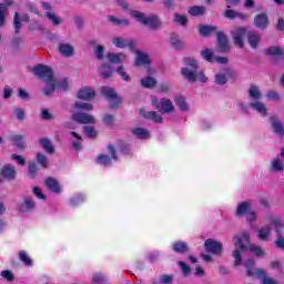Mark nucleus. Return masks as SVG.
I'll return each instance as SVG.
<instances>
[{
	"label": "nucleus",
	"instance_id": "nucleus-1",
	"mask_svg": "<svg viewBox=\"0 0 284 284\" xmlns=\"http://www.w3.org/2000/svg\"><path fill=\"white\" fill-rule=\"evenodd\" d=\"M250 233L243 232L241 235H233V245L235 250L232 253L234 258V266L241 267L244 266L245 276L250 278H260L262 284H278L274 278L270 277L264 270L256 267V262L252 258H248L243 262V252H251L254 256H263L265 251L254 243H250Z\"/></svg>",
	"mask_w": 284,
	"mask_h": 284
},
{
	"label": "nucleus",
	"instance_id": "nucleus-2",
	"mask_svg": "<svg viewBox=\"0 0 284 284\" xmlns=\"http://www.w3.org/2000/svg\"><path fill=\"white\" fill-rule=\"evenodd\" d=\"M36 77L42 79L45 83L44 94L48 97L54 92V75H52V69L48 65L39 64L33 70Z\"/></svg>",
	"mask_w": 284,
	"mask_h": 284
},
{
	"label": "nucleus",
	"instance_id": "nucleus-3",
	"mask_svg": "<svg viewBox=\"0 0 284 284\" xmlns=\"http://www.w3.org/2000/svg\"><path fill=\"white\" fill-rule=\"evenodd\" d=\"M199 71V61L194 58H186L184 60V67L181 69V74L190 81V83L196 82V72Z\"/></svg>",
	"mask_w": 284,
	"mask_h": 284
},
{
	"label": "nucleus",
	"instance_id": "nucleus-4",
	"mask_svg": "<svg viewBox=\"0 0 284 284\" xmlns=\"http://www.w3.org/2000/svg\"><path fill=\"white\" fill-rule=\"evenodd\" d=\"M131 17L142 23L143 26H149L152 30H156L161 28V19L156 16H149L146 17L143 12L133 10L130 12Z\"/></svg>",
	"mask_w": 284,
	"mask_h": 284
},
{
	"label": "nucleus",
	"instance_id": "nucleus-5",
	"mask_svg": "<svg viewBox=\"0 0 284 284\" xmlns=\"http://www.w3.org/2000/svg\"><path fill=\"white\" fill-rule=\"evenodd\" d=\"M151 104L155 110L163 112L164 114H174L176 112V108L174 106V102L169 98L159 99L156 97L151 98Z\"/></svg>",
	"mask_w": 284,
	"mask_h": 284
},
{
	"label": "nucleus",
	"instance_id": "nucleus-6",
	"mask_svg": "<svg viewBox=\"0 0 284 284\" xmlns=\"http://www.w3.org/2000/svg\"><path fill=\"white\" fill-rule=\"evenodd\" d=\"M247 34V30L243 27H237L231 31V36L233 39V43L237 48H243L245 45V36Z\"/></svg>",
	"mask_w": 284,
	"mask_h": 284
},
{
	"label": "nucleus",
	"instance_id": "nucleus-7",
	"mask_svg": "<svg viewBox=\"0 0 284 284\" xmlns=\"http://www.w3.org/2000/svg\"><path fill=\"white\" fill-rule=\"evenodd\" d=\"M201 57L209 63H220L222 65H225L229 61L226 57H214V52L211 49L202 50Z\"/></svg>",
	"mask_w": 284,
	"mask_h": 284
},
{
	"label": "nucleus",
	"instance_id": "nucleus-8",
	"mask_svg": "<svg viewBox=\"0 0 284 284\" xmlns=\"http://www.w3.org/2000/svg\"><path fill=\"white\" fill-rule=\"evenodd\" d=\"M102 94L109 99L110 108H116L118 105H121V98H119L112 87H103Z\"/></svg>",
	"mask_w": 284,
	"mask_h": 284
},
{
	"label": "nucleus",
	"instance_id": "nucleus-9",
	"mask_svg": "<svg viewBox=\"0 0 284 284\" xmlns=\"http://www.w3.org/2000/svg\"><path fill=\"white\" fill-rule=\"evenodd\" d=\"M216 37H217L216 45H217L219 52H227L231 48L230 39H227V36H225V33L222 31H217Z\"/></svg>",
	"mask_w": 284,
	"mask_h": 284
},
{
	"label": "nucleus",
	"instance_id": "nucleus-10",
	"mask_svg": "<svg viewBox=\"0 0 284 284\" xmlns=\"http://www.w3.org/2000/svg\"><path fill=\"white\" fill-rule=\"evenodd\" d=\"M106 60L109 61V63L120 65L121 63H126L128 54H125L124 52H109L106 53Z\"/></svg>",
	"mask_w": 284,
	"mask_h": 284
},
{
	"label": "nucleus",
	"instance_id": "nucleus-11",
	"mask_svg": "<svg viewBox=\"0 0 284 284\" xmlns=\"http://www.w3.org/2000/svg\"><path fill=\"white\" fill-rule=\"evenodd\" d=\"M111 42L114 48H119L120 50H125V48H134L133 41H128V39L119 36L113 37Z\"/></svg>",
	"mask_w": 284,
	"mask_h": 284
},
{
	"label": "nucleus",
	"instance_id": "nucleus-12",
	"mask_svg": "<svg viewBox=\"0 0 284 284\" xmlns=\"http://www.w3.org/2000/svg\"><path fill=\"white\" fill-rule=\"evenodd\" d=\"M77 97L81 99L82 101H92L94 97H97V92H94V89L90 87H82L78 93Z\"/></svg>",
	"mask_w": 284,
	"mask_h": 284
},
{
	"label": "nucleus",
	"instance_id": "nucleus-13",
	"mask_svg": "<svg viewBox=\"0 0 284 284\" xmlns=\"http://www.w3.org/2000/svg\"><path fill=\"white\" fill-rule=\"evenodd\" d=\"M205 248L211 254H221L223 252V244L221 242L209 239L205 241Z\"/></svg>",
	"mask_w": 284,
	"mask_h": 284
},
{
	"label": "nucleus",
	"instance_id": "nucleus-14",
	"mask_svg": "<svg viewBox=\"0 0 284 284\" xmlns=\"http://www.w3.org/2000/svg\"><path fill=\"white\" fill-rule=\"evenodd\" d=\"M16 178H17V169H14V166L12 165H6L1 170L0 183H3V179H7L8 181H12Z\"/></svg>",
	"mask_w": 284,
	"mask_h": 284
},
{
	"label": "nucleus",
	"instance_id": "nucleus-15",
	"mask_svg": "<svg viewBox=\"0 0 284 284\" xmlns=\"http://www.w3.org/2000/svg\"><path fill=\"white\" fill-rule=\"evenodd\" d=\"M173 101L180 112H190V103H187V99H185V97L178 94L174 97Z\"/></svg>",
	"mask_w": 284,
	"mask_h": 284
},
{
	"label": "nucleus",
	"instance_id": "nucleus-16",
	"mask_svg": "<svg viewBox=\"0 0 284 284\" xmlns=\"http://www.w3.org/2000/svg\"><path fill=\"white\" fill-rule=\"evenodd\" d=\"M270 26V18H267L266 13H260L254 18V27L258 28L260 30L267 29Z\"/></svg>",
	"mask_w": 284,
	"mask_h": 284
},
{
	"label": "nucleus",
	"instance_id": "nucleus-17",
	"mask_svg": "<svg viewBox=\"0 0 284 284\" xmlns=\"http://www.w3.org/2000/svg\"><path fill=\"white\" fill-rule=\"evenodd\" d=\"M30 20V16L24 14L21 17V14L19 12H16L13 16V28H14V32L16 34H19V32H21V28L23 27V24L21 23V21H29Z\"/></svg>",
	"mask_w": 284,
	"mask_h": 284
},
{
	"label": "nucleus",
	"instance_id": "nucleus-18",
	"mask_svg": "<svg viewBox=\"0 0 284 284\" xmlns=\"http://www.w3.org/2000/svg\"><path fill=\"white\" fill-rule=\"evenodd\" d=\"M247 94L251 102L261 101V99L263 98L261 89L256 85H251L247 90Z\"/></svg>",
	"mask_w": 284,
	"mask_h": 284
},
{
	"label": "nucleus",
	"instance_id": "nucleus-19",
	"mask_svg": "<svg viewBox=\"0 0 284 284\" xmlns=\"http://www.w3.org/2000/svg\"><path fill=\"white\" fill-rule=\"evenodd\" d=\"M72 119L77 121V123H94V116L88 113H74Z\"/></svg>",
	"mask_w": 284,
	"mask_h": 284
},
{
	"label": "nucleus",
	"instance_id": "nucleus-20",
	"mask_svg": "<svg viewBox=\"0 0 284 284\" xmlns=\"http://www.w3.org/2000/svg\"><path fill=\"white\" fill-rule=\"evenodd\" d=\"M150 63V55L148 53L141 52L139 50H135V65H149Z\"/></svg>",
	"mask_w": 284,
	"mask_h": 284
},
{
	"label": "nucleus",
	"instance_id": "nucleus-21",
	"mask_svg": "<svg viewBox=\"0 0 284 284\" xmlns=\"http://www.w3.org/2000/svg\"><path fill=\"white\" fill-rule=\"evenodd\" d=\"M247 41L250 47L253 48V50H256V48L261 45V36L254 31H250L247 33Z\"/></svg>",
	"mask_w": 284,
	"mask_h": 284
},
{
	"label": "nucleus",
	"instance_id": "nucleus-22",
	"mask_svg": "<svg viewBox=\"0 0 284 284\" xmlns=\"http://www.w3.org/2000/svg\"><path fill=\"white\" fill-rule=\"evenodd\" d=\"M250 108L261 114V116H265L267 114V106L261 100H257L255 102H250Z\"/></svg>",
	"mask_w": 284,
	"mask_h": 284
},
{
	"label": "nucleus",
	"instance_id": "nucleus-23",
	"mask_svg": "<svg viewBox=\"0 0 284 284\" xmlns=\"http://www.w3.org/2000/svg\"><path fill=\"white\" fill-rule=\"evenodd\" d=\"M59 52L62 57H74V47L70 43H62L59 45Z\"/></svg>",
	"mask_w": 284,
	"mask_h": 284
},
{
	"label": "nucleus",
	"instance_id": "nucleus-24",
	"mask_svg": "<svg viewBox=\"0 0 284 284\" xmlns=\"http://www.w3.org/2000/svg\"><path fill=\"white\" fill-rule=\"evenodd\" d=\"M140 113L145 119H151V121H154V123H163V116H161V114H159V113H156L154 111L145 112L144 110H140Z\"/></svg>",
	"mask_w": 284,
	"mask_h": 284
},
{
	"label": "nucleus",
	"instance_id": "nucleus-25",
	"mask_svg": "<svg viewBox=\"0 0 284 284\" xmlns=\"http://www.w3.org/2000/svg\"><path fill=\"white\" fill-rule=\"evenodd\" d=\"M156 79L154 77L148 75L140 80V84L142 88H146L148 90H152V88H156Z\"/></svg>",
	"mask_w": 284,
	"mask_h": 284
},
{
	"label": "nucleus",
	"instance_id": "nucleus-26",
	"mask_svg": "<svg viewBox=\"0 0 284 284\" xmlns=\"http://www.w3.org/2000/svg\"><path fill=\"white\" fill-rule=\"evenodd\" d=\"M20 212H30V210H34V200L30 196H26L23 202L19 206Z\"/></svg>",
	"mask_w": 284,
	"mask_h": 284
},
{
	"label": "nucleus",
	"instance_id": "nucleus-27",
	"mask_svg": "<svg viewBox=\"0 0 284 284\" xmlns=\"http://www.w3.org/2000/svg\"><path fill=\"white\" fill-rule=\"evenodd\" d=\"M45 185L51 192H54V194H59L61 192V185H59V182L53 178H48L45 180Z\"/></svg>",
	"mask_w": 284,
	"mask_h": 284
},
{
	"label": "nucleus",
	"instance_id": "nucleus-28",
	"mask_svg": "<svg viewBox=\"0 0 284 284\" xmlns=\"http://www.w3.org/2000/svg\"><path fill=\"white\" fill-rule=\"evenodd\" d=\"M252 210V202H242L237 205L236 216H245Z\"/></svg>",
	"mask_w": 284,
	"mask_h": 284
},
{
	"label": "nucleus",
	"instance_id": "nucleus-29",
	"mask_svg": "<svg viewBox=\"0 0 284 284\" xmlns=\"http://www.w3.org/2000/svg\"><path fill=\"white\" fill-rule=\"evenodd\" d=\"M113 72L114 71L112 69V65H110V64H102L99 68V74H100V77H102V79H110V77H112Z\"/></svg>",
	"mask_w": 284,
	"mask_h": 284
},
{
	"label": "nucleus",
	"instance_id": "nucleus-30",
	"mask_svg": "<svg viewBox=\"0 0 284 284\" xmlns=\"http://www.w3.org/2000/svg\"><path fill=\"white\" fill-rule=\"evenodd\" d=\"M170 45L174 48V50H181L183 48V41L179 38V34L172 33L169 38Z\"/></svg>",
	"mask_w": 284,
	"mask_h": 284
},
{
	"label": "nucleus",
	"instance_id": "nucleus-31",
	"mask_svg": "<svg viewBox=\"0 0 284 284\" xmlns=\"http://www.w3.org/2000/svg\"><path fill=\"white\" fill-rule=\"evenodd\" d=\"M39 143L48 154H54V146L48 138L40 139Z\"/></svg>",
	"mask_w": 284,
	"mask_h": 284
},
{
	"label": "nucleus",
	"instance_id": "nucleus-32",
	"mask_svg": "<svg viewBox=\"0 0 284 284\" xmlns=\"http://www.w3.org/2000/svg\"><path fill=\"white\" fill-rule=\"evenodd\" d=\"M232 74V71L230 69H226L224 73H217L215 75V83L217 85H225L227 83V77Z\"/></svg>",
	"mask_w": 284,
	"mask_h": 284
},
{
	"label": "nucleus",
	"instance_id": "nucleus-33",
	"mask_svg": "<svg viewBox=\"0 0 284 284\" xmlns=\"http://www.w3.org/2000/svg\"><path fill=\"white\" fill-rule=\"evenodd\" d=\"M199 32L200 34H202V37H210V34H213V32H219L216 30V27H212V26H199Z\"/></svg>",
	"mask_w": 284,
	"mask_h": 284
},
{
	"label": "nucleus",
	"instance_id": "nucleus-34",
	"mask_svg": "<svg viewBox=\"0 0 284 284\" xmlns=\"http://www.w3.org/2000/svg\"><path fill=\"white\" fill-rule=\"evenodd\" d=\"M284 165L281 158H275L271 161V172H283Z\"/></svg>",
	"mask_w": 284,
	"mask_h": 284
},
{
	"label": "nucleus",
	"instance_id": "nucleus-35",
	"mask_svg": "<svg viewBox=\"0 0 284 284\" xmlns=\"http://www.w3.org/2000/svg\"><path fill=\"white\" fill-rule=\"evenodd\" d=\"M271 123H272L273 131L276 134H284V126L281 120L272 118Z\"/></svg>",
	"mask_w": 284,
	"mask_h": 284
},
{
	"label": "nucleus",
	"instance_id": "nucleus-36",
	"mask_svg": "<svg viewBox=\"0 0 284 284\" xmlns=\"http://www.w3.org/2000/svg\"><path fill=\"white\" fill-rule=\"evenodd\" d=\"M187 12H189V14H191V17H201V14H205V7L193 6V7L189 8Z\"/></svg>",
	"mask_w": 284,
	"mask_h": 284
},
{
	"label": "nucleus",
	"instance_id": "nucleus-37",
	"mask_svg": "<svg viewBox=\"0 0 284 284\" xmlns=\"http://www.w3.org/2000/svg\"><path fill=\"white\" fill-rule=\"evenodd\" d=\"M272 232V229L270 226H264L260 230H257V236L260 241H267L270 239V233Z\"/></svg>",
	"mask_w": 284,
	"mask_h": 284
},
{
	"label": "nucleus",
	"instance_id": "nucleus-38",
	"mask_svg": "<svg viewBox=\"0 0 284 284\" xmlns=\"http://www.w3.org/2000/svg\"><path fill=\"white\" fill-rule=\"evenodd\" d=\"M116 74H119V77H121L122 81H126L128 83H130V81H132V78L130 77V73L128 71H125V67L120 65L116 70H115Z\"/></svg>",
	"mask_w": 284,
	"mask_h": 284
},
{
	"label": "nucleus",
	"instance_id": "nucleus-39",
	"mask_svg": "<svg viewBox=\"0 0 284 284\" xmlns=\"http://www.w3.org/2000/svg\"><path fill=\"white\" fill-rule=\"evenodd\" d=\"M265 54H272L273 57H284V49L281 47H271L265 50Z\"/></svg>",
	"mask_w": 284,
	"mask_h": 284
},
{
	"label": "nucleus",
	"instance_id": "nucleus-40",
	"mask_svg": "<svg viewBox=\"0 0 284 284\" xmlns=\"http://www.w3.org/2000/svg\"><path fill=\"white\" fill-rule=\"evenodd\" d=\"M11 140L13 141L14 145H17V148H20L21 150H23V148H26V138H23V135L21 134H16L13 136H11Z\"/></svg>",
	"mask_w": 284,
	"mask_h": 284
},
{
	"label": "nucleus",
	"instance_id": "nucleus-41",
	"mask_svg": "<svg viewBox=\"0 0 284 284\" xmlns=\"http://www.w3.org/2000/svg\"><path fill=\"white\" fill-rule=\"evenodd\" d=\"M19 258L27 267H32V258H30V255L26 251L19 252Z\"/></svg>",
	"mask_w": 284,
	"mask_h": 284
},
{
	"label": "nucleus",
	"instance_id": "nucleus-42",
	"mask_svg": "<svg viewBox=\"0 0 284 284\" xmlns=\"http://www.w3.org/2000/svg\"><path fill=\"white\" fill-rule=\"evenodd\" d=\"M104 52H105V47L99 44L94 48L93 55L95 57V59H98V61H103Z\"/></svg>",
	"mask_w": 284,
	"mask_h": 284
},
{
	"label": "nucleus",
	"instance_id": "nucleus-43",
	"mask_svg": "<svg viewBox=\"0 0 284 284\" xmlns=\"http://www.w3.org/2000/svg\"><path fill=\"white\" fill-rule=\"evenodd\" d=\"M133 135L138 139H150V132L142 128L134 129Z\"/></svg>",
	"mask_w": 284,
	"mask_h": 284
},
{
	"label": "nucleus",
	"instance_id": "nucleus-44",
	"mask_svg": "<svg viewBox=\"0 0 284 284\" xmlns=\"http://www.w3.org/2000/svg\"><path fill=\"white\" fill-rule=\"evenodd\" d=\"M36 159L41 168H48L50 165V161L43 153H37Z\"/></svg>",
	"mask_w": 284,
	"mask_h": 284
},
{
	"label": "nucleus",
	"instance_id": "nucleus-45",
	"mask_svg": "<svg viewBox=\"0 0 284 284\" xmlns=\"http://www.w3.org/2000/svg\"><path fill=\"white\" fill-rule=\"evenodd\" d=\"M108 21L113 23V26H130V21H128L125 19L114 18L112 16L108 17Z\"/></svg>",
	"mask_w": 284,
	"mask_h": 284
},
{
	"label": "nucleus",
	"instance_id": "nucleus-46",
	"mask_svg": "<svg viewBox=\"0 0 284 284\" xmlns=\"http://www.w3.org/2000/svg\"><path fill=\"white\" fill-rule=\"evenodd\" d=\"M223 14H224L225 19L234 20L237 18L239 11H234V10H232L231 6H226V10L224 11Z\"/></svg>",
	"mask_w": 284,
	"mask_h": 284
},
{
	"label": "nucleus",
	"instance_id": "nucleus-47",
	"mask_svg": "<svg viewBox=\"0 0 284 284\" xmlns=\"http://www.w3.org/2000/svg\"><path fill=\"white\" fill-rule=\"evenodd\" d=\"M173 21L178 24V26H187V17L183 16V14H179L175 13Z\"/></svg>",
	"mask_w": 284,
	"mask_h": 284
},
{
	"label": "nucleus",
	"instance_id": "nucleus-48",
	"mask_svg": "<svg viewBox=\"0 0 284 284\" xmlns=\"http://www.w3.org/2000/svg\"><path fill=\"white\" fill-rule=\"evenodd\" d=\"M70 83L68 82V79H62L59 82L54 80V90H68Z\"/></svg>",
	"mask_w": 284,
	"mask_h": 284
},
{
	"label": "nucleus",
	"instance_id": "nucleus-49",
	"mask_svg": "<svg viewBox=\"0 0 284 284\" xmlns=\"http://www.w3.org/2000/svg\"><path fill=\"white\" fill-rule=\"evenodd\" d=\"M45 17H47L48 19H50V21H51V23H52L53 26H61V18H59V16H57L55 13H53V12H47V13H45Z\"/></svg>",
	"mask_w": 284,
	"mask_h": 284
},
{
	"label": "nucleus",
	"instance_id": "nucleus-50",
	"mask_svg": "<svg viewBox=\"0 0 284 284\" xmlns=\"http://www.w3.org/2000/svg\"><path fill=\"white\" fill-rule=\"evenodd\" d=\"M6 17H8V7H6L3 3H0V27L6 23Z\"/></svg>",
	"mask_w": 284,
	"mask_h": 284
},
{
	"label": "nucleus",
	"instance_id": "nucleus-51",
	"mask_svg": "<svg viewBox=\"0 0 284 284\" xmlns=\"http://www.w3.org/2000/svg\"><path fill=\"white\" fill-rule=\"evenodd\" d=\"M178 265L180 266V270H181L183 276H190V274L192 272V268H190V265L185 264L182 261L178 262Z\"/></svg>",
	"mask_w": 284,
	"mask_h": 284
},
{
	"label": "nucleus",
	"instance_id": "nucleus-52",
	"mask_svg": "<svg viewBox=\"0 0 284 284\" xmlns=\"http://www.w3.org/2000/svg\"><path fill=\"white\" fill-rule=\"evenodd\" d=\"M173 250L174 252H187V244H185L184 242H176L173 244Z\"/></svg>",
	"mask_w": 284,
	"mask_h": 284
},
{
	"label": "nucleus",
	"instance_id": "nucleus-53",
	"mask_svg": "<svg viewBox=\"0 0 284 284\" xmlns=\"http://www.w3.org/2000/svg\"><path fill=\"white\" fill-rule=\"evenodd\" d=\"M98 163L99 165L108 166L112 164V159H110L108 155H100L98 156Z\"/></svg>",
	"mask_w": 284,
	"mask_h": 284
},
{
	"label": "nucleus",
	"instance_id": "nucleus-54",
	"mask_svg": "<svg viewBox=\"0 0 284 284\" xmlns=\"http://www.w3.org/2000/svg\"><path fill=\"white\" fill-rule=\"evenodd\" d=\"M271 223L275 226V232H281V227H284V222L281 217H273Z\"/></svg>",
	"mask_w": 284,
	"mask_h": 284
},
{
	"label": "nucleus",
	"instance_id": "nucleus-55",
	"mask_svg": "<svg viewBox=\"0 0 284 284\" xmlns=\"http://www.w3.org/2000/svg\"><path fill=\"white\" fill-rule=\"evenodd\" d=\"M74 108L77 109V110H87V111H90V110H92V104H90V103H85V102H75V104H74Z\"/></svg>",
	"mask_w": 284,
	"mask_h": 284
},
{
	"label": "nucleus",
	"instance_id": "nucleus-56",
	"mask_svg": "<svg viewBox=\"0 0 284 284\" xmlns=\"http://www.w3.org/2000/svg\"><path fill=\"white\" fill-rule=\"evenodd\" d=\"M84 197L81 194L74 195L71 200H70V204L74 206L77 205H81V203H83Z\"/></svg>",
	"mask_w": 284,
	"mask_h": 284
},
{
	"label": "nucleus",
	"instance_id": "nucleus-57",
	"mask_svg": "<svg viewBox=\"0 0 284 284\" xmlns=\"http://www.w3.org/2000/svg\"><path fill=\"white\" fill-rule=\"evenodd\" d=\"M13 112L18 121H23L26 119V111L23 109L16 108Z\"/></svg>",
	"mask_w": 284,
	"mask_h": 284
},
{
	"label": "nucleus",
	"instance_id": "nucleus-58",
	"mask_svg": "<svg viewBox=\"0 0 284 284\" xmlns=\"http://www.w3.org/2000/svg\"><path fill=\"white\" fill-rule=\"evenodd\" d=\"M195 81H200V83H207V75L203 71H196Z\"/></svg>",
	"mask_w": 284,
	"mask_h": 284
},
{
	"label": "nucleus",
	"instance_id": "nucleus-59",
	"mask_svg": "<svg viewBox=\"0 0 284 284\" xmlns=\"http://www.w3.org/2000/svg\"><path fill=\"white\" fill-rule=\"evenodd\" d=\"M266 99H268V101H281V95L276 91H268Z\"/></svg>",
	"mask_w": 284,
	"mask_h": 284
},
{
	"label": "nucleus",
	"instance_id": "nucleus-60",
	"mask_svg": "<svg viewBox=\"0 0 284 284\" xmlns=\"http://www.w3.org/2000/svg\"><path fill=\"white\" fill-rule=\"evenodd\" d=\"M159 92L162 94H169V92H172V87L168 83H162L159 87Z\"/></svg>",
	"mask_w": 284,
	"mask_h": 284
},
{
	"label": "nucleus",
	"instance_id": "nucleus-61",
	"mask_svg": "<svg viewBox=\"0 0 284 284\" xmlns=\"http://www.w3.org/2000/svg\"><path fill=\"white\" fill-rule=\"evenodd\" d=\"M194 276H196L197 278H203V276H205V270L202 266H196L194 272H193Z\"/></svg>",
	"mask_w": 284,
	"mask_h": 284
},
{
	"label": "nucleus",
	"instance_id": "nucleus-62",
	"mask_svg": "<svg viewBox=\"0 0 284 284\" xmlns=\"http://www.w3.org/2000/svg\"><path fill=\"white\" fill-rule=\"evenodd\" d=\"M84 133L91 139H93V136H97V130H94V128L92 126H84Z\"/></svg>",
	"mask_w": 284,
	"mask_h": 284
},
{
	"label": "nucleus",
	"instance_id": "nucleus-63",
	"mask_svg": "<svg viewBox=\"0 0 284 284\" xmlns=\"http://www.w3.org/2000/svg\"><path fill=\"white\" fill-rule=\"evenodd\" d=\"M270 268L281 271V270H283V264L281 263V261L276 260V261L271 262Z\"/></svg>",
	"mask_w": 284,
	"mask_h": 284
},
{
	"label": "nucleus",
	"instance_id": "nucleus-64",
	"mask_svg": "<svg viewBox=\"0 0 284 284\" xmlns=\"http://www.w3.org/2000/svg\"><path fill=\"white\" fill-rule=\"evenodd\" d=\"M103 121H104L105 125H113V123H114V115L105 114L103 116Z\"/></svg>",
	"mask_w": 284,
	"mask_h": 284
}]
</instances>
